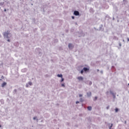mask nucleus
<instances>
[{"label": "nucleus", "instance_id": "39448f33", "mask_svg": "<svg viewBox=\"0 0 129 129\" xmlns=\"http://www.w3.org/2000/svg\"><path fill=\"white\" fill-rule=\"evenodd\" d=\"M73 47H74V46H73V45H72V44H71V43L69 44V49H72V48H73Z\"/></svg>", "mask_w": 129, "mask_h": 129}, {"label": "nucleus", "instance_id": "f704fd0d", "mask_svg": "<svg viewBox=\"0 0 129 129\" xmlns=\"http://www.w3.org/2000/svg\"><path fill=\"white\" fill-rule=\"evenodd\" d=\"M123 42H124V39H123Z\"/></svg>", "mask_w": 129, "mask_h": 129}, {"label": "nucleus", "instance_id": "4468645a", "mask_svg": "<svg viewBox=\"0 0 129 129\" xmlns=\"http://www.w3.org/2000/svg\"><path fill=\"white\" fill-rule=\"evenodd\" d=\"M92 84V82L91 81L89 82V85H91Z\"/></svg>", "mask_w": 129, "mask_h": 129}, {"label": "nucleus", "instance_id": "72a5a7b5", "mask_svg": "<svg viewBox=\"0 0 129 129\" xmlns=\"http://www.w3.org/2000/svg\"><path fill=\"white\" fill-rule=\"evenodd\" d=\"M0 127H2V125H0Z\"/></svg>", "mask_w": 129, "mask_h": 129}, {"label": "nucleus", "instance_id": "dca6fc26", "mask_svg": "<svg viewBox=\"0 0 129 129\" xmlns=\"http://www.w3.org/2000/svg\"><path fill=\"white\" fill-rule=\"evenodd\" d=\"M100 72L101 74H103V71L101 70V71H100Z\"/></svg>", "mask_w": 129, "mask_h": 129}, {"label": "nucleus", "instance_id": "7ed1b4c3", "mask_svg": "<svg viewBox=\"0 0 129 129\" xmlns=\"http://www.w3.org/2000/svg\"><path fill=\"white\" fill-rule=\"evenodd\" d=\"M9 34H10V31H7V32H4V35L6 36L7 39H9Z\"/></svg>", "mask_w": 129, "mask_h": 129}, {"label": "nucleus", "instance_id": "5701e85b", "mask_svg": "<svg viewBox=\"0 0 129 129\" xmlns=\"http://www.w3.org/2000/svg\"><path fill=\"white\" fill-rule=\"evenodd\" d=\"M72 19H73V20H74V19H75L74 16H72Z\"/></svg>", "mask_w": 129, "mask_h": 129}, {"label": "nucleus", "instance_id": "e433bc0d", "mask_svg": "<svg viewBox=\"0 0 129 129\" xmlns=\"http://www.w3.org/2000/svg\"><path fill=\"white\" fill-rule=\"evenodd\" d=\"M128 86H129V83L128 84Z\"/></svg>", "mask_w": 129, "mask_h": 129}, {"label": "nucleus", "instance_id": "c85d7f7f", "mask_svg": "<svg viewBox=\"0 0 129 129\" xmlns=\"http://www.w3.org/2000/svg\"><path fill=\"white\" fill-rule=\"evenodd\" d=\"M7 41H8V42H10V39H8Z\"/></svg>", "mask_w": 129, "mask_h": 129}, {"label": "nucleus", "instance_id": "4c0bfd02", "mask_svg": "<svg viewBox=\"0 0 129 129\" xmlns=\"http://www.w3.org/2000/svg\"><path fill=\"white\" fill-rule=\"evenodd\" d=\"M126 122V121H125V123Z\"/></svg>", "mask_w": 129, "mask_h": 129}, {"label": "nucleus", "instance_id": "473e14b6", "mask_svg": "<svg viewBox=\"0 0 129 129\" xmlns=\"http://www.w3.org/2000/svg\"><path fill=\"white\" fill-rule=\"evenodd\" d=\"M127 41L128 42L129 41V38H127Z\"/></svg>", "mask_w": 129, "mask_h": 129}, {"label": "nucleus", "instance_id": "1a4fd4ad", "mask_svg": "<svg viewBox=\"0 0 129 129\" xmlns=\"http://www.w3.org/2000/svg\"><path fill=\"white\" fill-rule=\"evenodd\" d=\"M6 85H7V83L4 82L2 84V87H5V86H6Z\"/></svg>", "mask_w": 129, "mask_h": 129}, {"label": "nucleus", "instance_id": "f03ea898", "mask_svg": "<svg viewBox=\"0 0 129 129\" xmlns=\"http://www.w3.org/2000/svg\"><path fill=\"white\" fill-rule=\"evenodd\" d=\"M109 92H110V94H111V95H112L113 98L114 99H115V98H116L115 95H116V93H113V91H111V90H110V91H109Z\"/></svg>", "mask_w": 129, "mask_h": 129}, {"label": "nucleus", "instance_id": "f3484780", "mask_svg": "<svg viewBox=\"0 0 129 129\" xmlns=\"http://www.w3.org/2000/svg\"><path fill=\"white\" fill-rule=\"evenodd\" d=\"M61 86L62 87H65V85H64V84H62Z\"/></svg>", "mask_w": 129, "mask_h": 129}, {"label": "nucleus", "instance_id": "ea45409f", "mask_svg": "<svg viewBox=\"0 0 129 129\" xmlns=\"http://www.w3.org/2000/svg\"><path fill=\"white\" fill-rule=\"evenodd\" d=\"M123 2H124V0H123Z\"/></svg>", "mask_w": 129, "mask_h": 129}, {"label": "nucleus", "instance_id": "2eb2a0df", "mask_svg": "<svg viewBox=\"0 0 129 129\" xmlns=\"http://www.w3.org/2000/svg\"><path fill=\"white\" fill-rule=\"evenodd\" d=\"M63 81H64V78H61V80L60 82H63Z\"/></svg>", "mask_w": 129, "mask_h": 129}, {"label": "nucleus", "instance_id": "393cba45", "mask_svg": "<svg viewBox=\"0 0 129 129\" xmlns=\"http://www.w3.org/2000/svg\"><path fill=\"white\" fill-rule=\"evenodd\" d=\"M29 85H32V83L30 82L29 83Z\"/></svg>", "mask_w": 129, "mask_h": 129}, {"label": "nucleus", "instance_id": "bb28decb", "mask_svg": "<svg viewBox=\"0 0 129 129\" xmlns=\"http://www.w3.org/2000/svg\"><path fill=\"white\" fill-rule=\"evenodd\" d=\"M90 12H91V11H93V9H91L90 10Z\"/></svg>", "mask_w": 129, "mask_h": 129}, {"label": "nucleus", "instance_id": "a19ab883", "mask_svg": "<svg viewBox=\"0 0 129 129\" xmlns=\"http://www.w3.org/2000/svg\"><path fill=\"white\" fill-rule=\"evenodd\" d=\"M81 101H82V99Z\"/></svg>", "mask_w": 129, "mask_h": 129}, {"label": "nucleus", "instance_id": "412c9836", "mask_svg": "<svg viewBox=\"0 0 129 129\" xmlns=\"http://www.w3.org/2000/svg\"><path fill=\"white\" fill-rule=\"evenodd\" d=\"M106 109H109V106H107Z\"/></svg>", "mask_w": 129, "mask_h": 129}, {"label": "nucleus", "instance_id": "0eeeda50", "mask_svg": "<svg viewBox=\"0 0 129 129\" xmlns=\"http://www.w3.org/2000/svg\"><path fill=\"white\" fill-rule=\"evenodd\" d=\"M113 125V124L111 123H109L108 124V126L109 129H111V127H112V126Z\"/></svg>", "mask_w": 129, "mask_h": 129}, {"label": "nucleus", "instance_id": "58836bf2", "mask_svg": "<svg viewBox=\"0 0 129 129\" xmlns=\"http://www.w3.org/2000/svg\"><path fill=\"white\" fill-rule=\"evenodd\" d=\"M117 96H118V95H117Z\"/></svg>", "mask_w": 129, "mask_h": 129}, {"label": "nucleus", "instance_id": "7c9ffc66", "mask_svg": "<svg viewBox=\"0 0 129 129\" xmlns=\"http://www.w3.org/2000/svg\"><path fill=\"white\" fill-rule=\"evenodd\" d=\"M112 68L113 69V68H114V66H112Z\"/></svg>", "mask_w": 129, "mask_h": 129}, {"label": "nucleus", "instance_id": "9b49d317", "mask_svg": "<svg viewBox=\"0 0 129 129\" xmlns=\"http://www.w3.org/2000/svg\"><path fill=\"white\" fill-rule=\"evenodd\" d=\"M57 77H60L61 78H62L63 77V75H62V74H60V75L58 74Z\"/></svg>", "mask_w": 129, "mask_h": 129}, {"label": "nucleus", "instance_id": "20e7f679", "mask_svg": "<svg viewBox=\"0 0 129 129\" xmlns=\"http://www.w3.org/2000/svg\"><path fill=\"white\" fill-rule=\"evenodd\" d=\"M74 15H75V16H79V12L75 11L74 13Z\"/></svg>", "mask_w": 129, "mask_h": 129}, {"label": "nucleus", "instance_id": "2f4dec72", "mask_svg": "<svg viewBox=\"0 0 129 129\" xmlns=\"http://www.w3.org/2000/svg\"><path fill=\"white\" fill-rule=\"evenodd\" d=\"M14 91H15V92H17V90H14Z\"/></svg>", "mask_w": 129, "mask_h": 129}, {"label": "nucleus", "instance_id": "4be33fe9", "mask_svg": "<svg viewBox=\"0 0 129 129\" xmlns=\"http://www.w3.org/2000/svg\"><path fill=\"white\" fill-rule=\"evenodd\" d=\"M33 119H34V120H35V119H37V117H33Z\"/></svg>", "mask_w": 129, "mask_h": 129}, {"label": "nucleus", "instance_id": "79ce46f5", "mask_svg": "<svg viewBox=\"0 0 129 129\" xmlns=\"http://www.w3.org/2000/svg\"><path fill=\"white\" fill-rule=\"evenodd\" d=\"M128 93H129V91H128Z\"/></svg>", "mask_w": 129, "mask_h": 129}, {"label": "nucleus", "instance_id": "a878e982", "mask_svg": "<svg viewBox=\"0 0 129 129\" xmlns=\"http://www.w3.org/2000/svg\"><path fill=\"white\" fill-rule=\"evenodd\" d=\"M78 103H79V101H77V102H76V104H78Z\"/></svg>", "mask_w": 129, "mask_h": 129}, {"label": "nucleus", "instance_id": "b1692460", "mask_svg": "<svg viewBox=\"0 0 129 129\" xmlns=\"http://www.w3.org/2000/svg\"><path fill=\"white\" fill-rule=\"evenodd\" d=\"M94 29H95V30H96L97 31H99V29H96V28L95 27H94Z\"/></svg>", "mask_w": 129, "mask_h": 129}, {"label": "nucleus", "instance_id": "c9c22d12", "mask_svg": "<svg viewBox=\"0 0 129 129\" xmlns=\"http://www.w3.org/2000/svg\"><path fill=\"white\" fill-rule=\"evenodd\" d=\"M80 96H81V95H80Z\"/></svg>", "mask_w": 129, "mask_h": 129}, {"label": "nucleus", "instance_id": "c756f323", "mask_svg": "<svg viewBox=\"0 0 129 129\" xmlns=\"http://www.w3.org/2000/svg\"><path fill=\"white\" fill-rule=\"evenodd\" d=\"M97 72H99V70H97Z\"/></svg>", "mask_w": 129, "mask_h": 129}, {"label": "nucleus", "instance_id": "f8f14e48", "mask_svg": "<svg viewBox=\"0 0 129 129\" xmlns=\"http://www.w3.org/2000/svg\"><path fill=\"white\" fill-rule=\"evenodd\" d=\"M94 101H96L97 100V97H95L94 99H93Z\"/></svg>", "mask_w": 129, "mask_h": 129}, {"label": "nucleus", "instance_id": "9d476101", "mask_svg": "<svg viewBox=\"0 0 129 129\" xmlns=\"http://www.w3.org/2000/svg\"><path fill=\"white\" fill-rule=\"evenodd\" d=\"M103 27V25L102 24H101L100 27H99V31H101V30H102V28Z\"/></svg>", "mask_w": 129, "mask_h": 129}, {"label": "nucleus", "instance_id": "ddd939ff", "mask_svg": "<svg viewBox=\"0 0 129 129\" xmlns=\"http://www.w3.org/2000/svg\"><path fill=\"white\" fill-rule=\"evenodd\" d=\"M115 112H117L118 111V108H116L115 109Z\"/></svg>", "mask_w": 129, "mask_h": 129}, {"label": "nucleus", "instance_id": "a211bd4d", "mask_svg": "<svg viewBox=\"0 0 129 129\" xmlns=\"http://www.w3.org/2000/svg\"><path fill=\"white\" fill-rule=\"evenodd\" d=\"M78 79H79V80H81V77H78Z\"/></svg>", "mask_w": 129, "mask_h": 129}, {"label": "nucleus", "instance_id": "6ab92c4d", "mask_svg": "<svg viewBox=\"0 0 129 129\" xmlns=\"http://www.w3.org/2000/svg\"><path fill=\"white\" fill-rule=\"evenodd\" d=\"M119 46L120 47H121V43L119 42Z\"/></svg>", "mask_w": 129, "mask_h": 129}, {"label": "nucleus", "instance_id": "6e6552de", "mask_svg": "<svg viewBox=\"0 0 129 129\" xmlns=\"http://www.w3.org/2000/svg\"><path fill=\"white\" fill-rule=\"evenodd\" d=\"M87 109H88V110H89L90 111H91V110H92V107L88 106L87 107Z\"/></svg>", "mask_w": 129, "mask_h": 129}, {"label": "nucleus", "instance_id": "f257e3e1", "mask_svg": "<svg viewBox=\"0 0 129 129\" xmlns=\"http://www.w3.org/2000/svg\"><path fill=\"white\" fill-rule=\"evenodd\" d=\"M89 69L90 68L89 67H84L83 70H81V74H83V73H88L89 72Z\"/></svg>", "mask_w": 129, "mask_h": 129}, {"label": "nucleus", "instance_id": "aec40b11", "mask_svg": "<svg viewBox=\"0 0 129 129\" xmlns=\"http://www.w3.org/2000/svg\"><path fill=\"white\" fill-rule=\"evenodd\" d=\"M108 93H109V92H108V91H107V92H106V95H108Z\"/></svg>", "mask_w": 129, "mask_h": 129}, {"label": "nucleus", "instance_id": "cd10ccee", "mask_svg": "<svg viewBox=\"0 0 129 129\" xmlns=\"http://www.w3.org/2000/svg\"><path fill=\"white\" fill-rule=\"evenodd\" d=\"M82 80H83V77H81V81H82Z\"/></svg>", "mask_w": 129, "mask_h": 129}, {"label": "nucleus", "instance_id": "423d86ee", "mask_svg": "<svg viewBox=\"0 0 129 129\" xmlns=\"http://www.w3.org/2000/svg\"><path fill=\"white\" fill-rule=\"evenodd\" d=\"M87 95L88 96V97H90V96H91V92H88L87 93Z\"/></svg>", "mask_w": 129, "mask_h": 129}]
</instances>
